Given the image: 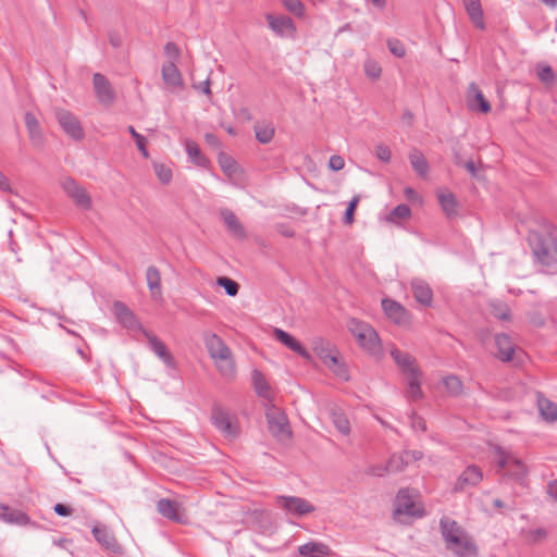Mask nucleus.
Instances as JSON below:
<instances>
[{
	"label": "nucleus",
	"instance_id": "nucleus-1",
	"mask_svg": "<svg viewBox=\"0 0 557 557\" xmlns=\"http://www.w3.org/2000/svg\"><path fill=\"white\" fill-rule=\"evenodd\" d=\"M441 532L446 547L456 557H475L478 548L472 537L453 519L443 517Z\"/></svg>",
	"mask_w": 557,
	"mask_h": 557
},
{
	"label": "nucleus",
	"instance_id": "nucleus-2",
	"mask_svg": "<svg viewBox=\"0 0 557 557\" xmlns=\"http://www.w3.org/2000/svg\"><path fill=\"white\" fill-rule=\"evenodd\" d=\"M205 344L221 375L226 379L234 377L236 368L233 354L224 341L216 334L210 333L206 335Z\"/></svg>",
	"mask_w": 557,
	"mask_h": 557
},
{
	"label": "nucleus",
	"instance_id": "nucleus-3",
	"mask_svg": "<svg viewBox=\"0 0 557 557\" xmlns=\"http://www.w3.org/2000/svg\"><path fill=\"white\" fill-rule=\"evenodd\" d=\"M533 253L546 267L557 263V227L548 226L543 234L531 237Z\"/></svg>",
	"mask_w": 557,
	"mask_h": 557
},
{
	"label": "nucleus",
	"instance_id": "nucleus-4",
	"mask_svg": "<svg viewBox=\"0 0 557 557\" xmlns=\"http://www.w3.org/2000/svg\"><path fill=\"white\" fill-rule=\"evenodd\" d=\"M347 329L364 351L373 356L382 354L379 334L370 324L351 318L347 321Z\"/></svg>",
	"mask_w": 557,
	"mask_h": 557
},
{
	"label": "nucleus",
	"instance_id": "nucleus-5",
	"mask_svg": "<svg viewBox=\"0 0 557 557\" xmlns=\"http://www.w3.org/2000/svg\"><path fill=\"white\" fill-rule=\"evenodd\" d=\"M312 349L324 366L338 379L343 381H347L349 379L347 367L339 359L338 351L329 341L321 337L314 338L312 341Z\"/></svg>",
	"mask_w": 557,
	"mask_h": 557
},
{
	"label": "nucleus",
	"instance_id": "nucleus-6",
	"mask_svg": "<svg viewBox=\"0 0 557 557\" xmlns=\"http://www.w3.org/2000/svg\"><path fill=\"white\" fill-rule=\"evenodd\" d=\"M495 457L498 469L504 476L510 478L521 484L524 482L529 470L523 460L498 446L495 448Z\"/></svg>",
	"mask_w": 557,
	"mask_h": 557
},
{
	"label": "nucleus",
	"instance_id": "nucleus-7",
	"mask_svg": "<svg viewBox=\"0 0 557 557\" xmlns=\"http://www.w3.org/2000/svg\"><path fill=\"white\" fill-rule=\"evenodd\" d=\"M55 119L67 137L75 141H82L85 138V131L79 119L71 111L57 108Z\"/></svg>",
	"mask_w": 557,
	"mask_h": 557
},
{
	"label": "nucleus",
	"instance_id": "nucleus-8",
	"mask_svg": "<svg viewBox=\"0 0 557 557\" xmlns=\"http://www.w3.org/2000/svg\"><path fill=\"white\" fill-rule=\"evenodd\" d=\"M211 420L225 438L234 440L237 437L239 425L236 417L216 407L212 410Z\"/></svg>",
	"mask_w": 557,
	"mask_h": 557
},
{
	"label": "nucleus",
	"instance_id": "nucleus-9",
	"mask_svg": "<svg viewBox=\"0 0 557 557\" xmlns=\"http://www.w3.org/2000/svg\"><path fill=\"white\" fill-rule=\"evenodd\" d=\"M265 417L269 430L275 437L285 440L290 436L287 418L275 405L265 407Z\"/></svg>",
	"mask_w": 557,
	"mask_h": 557
},
{
	"label": "nucleus",
	"instance_id": "nucleus-10",
	"mask_svg": "<svg viewBox=\"0 0 557 557\" xmlns=\"http://www.w3.org/2000/svg\"><path fill=\"white\" fill-rule=\"evenodd\" d=\"M395 515L398 517H421L423 515L421 507L414 500L412 491H399L395 500Z\"/></svg>",
	"mask_w": 557,
	"mask_h": 557
},
{
	"label": "nucleus",
	"instance_id": "nucleus-11",
	"mask_svg": "<svg viewBox=\"0 0 557 557\" xmlns=\"http://www.w3.org/2000/svg\"><path fill=\"white\" fill-rule=\"evenodd\" d=\"M276 504L286 510L287 513L296 517H302L315 510V507L310 502L297 496H278Z\"/></svg>",
	"mask_w": 557,
	"mask_h": 557
},
{
	"label": "nucleus",
	"instance_id": "nucleus-12",
	"mask_svg": "<svg viewBox=\"0 0 557 557\" xmlns=\"http://www.w3.org/2000/svg\"><path fill=\"white\" fill-rule=\"evenodd\" d=\"M389 355L400 372L404 374L405 379L413 375H422V371L417 363V359L410 354L392 346Z\"/></svg>",
	"mask_w": 557,
	"mask_h": 557
},
{
	"label": "nucleus",
	"instance_id": "nucleus-13",
	"mask_svg": "<svg viewBox=\"0 0 557 557\" xmlns=\"http://www.w3.org/2000/svg\"><path fill=\"white\" fill-rule=\"evenodd\" d=\"M157 509L159 513L177 523H186L187 522V516L185 513L184 507L174 500L168 499V498H161L157 504Z\"/></svg>",
	"mask_w": 557,
	"mask_h": 557
},
{
	"label": "nucleus",
	"instance_id": "nucleus-14",
	"mask_svg": "<svg viewBox=\"0 0 557 557\" xmlns=\"http://www.w3.org/2000/svg\"><path fill=\"white\" fill-rule=\"evenodd\" d=\"M265 20L270 29L280 37H293L296 33V26L293 20L286 15L265 14Z\"/></svg>",
	"mask_w": 557,
	"mask_h": 557
},
{
	"label": "nucleus",
	"instance_id": "nucleus-15",
	"mask_svg": "<svg viewBox=\"0 0 557 557\" xmlns=\"http://www.w3.org/2000/svg\"><path fill=\"white\" fill-rule=\"evenodd\" d=\"M62 187L66 195L73 199V201L82 209H90L91 208V198L87 190L78 185L72 178H65L62 183Z\"/></svg>",
	"mask_w": 557,
	"mask_h": 557
},
{
	"label": "nucleus",
	"instance_id": "nucleus-16",
	"mask_svg": "<svg viewBox=\"0 0 557 557\" xmlns=\"http://www.w3.org/2000/svg\"><path fill=\"white\" fill-rule=\"evenodd\" d=\"M382 307L387 318L394 323L400 326L409 325L410 315L399 302L386 298L382 300Z\"/></svg>",
	"mask_w": 557,
	"mask_h": 557
},
{
	"label": "nucleus",
	"instance_id": "nucleus-17",
	"mask_svg": "<svg viewBox=\"0 0 557 557\" xmlns=\"http://www.w3.org/2000/svg\"><path fill=\"white\" fill-rule=\"evenodd\" d=\"M94 88L99 102L103 106H111L115 99V92L106 76L100 73L94 74Z\"/></svg>",
	"mask_w": 557,
	"mask_h": 557
},
{
	"label": "nucleus",
	"instance_id": "nucleus-18",
	"mask_svg": "<svg viewBox=\"0 0 557 557\" xmlns=\"http://www.w3.org/2000/svg\"><path fill=\"white\" fill-rule=\"evenodd\" d=\"M483 480V472L476 466H469L457 479L454 491L461 492L476 486Z\"/></svg>",
	"mask_w": 557,
	"mask_h": 557
},
{
	"label": "nucleus",
	"instance_id": "nucleus-19",
	"mask_svg": "<svg viewBox=\"0 0 557 557\" xmlns=\"http://www.w3.org/2000/svg\"><path fill=\"white\" fill-rule=\"evenodd\" d=\"M95 540L107 550L120 553L121 546L112 531L102 524L95 525L91 530Z\"/></svg>",
	"mask_w": 557,
	"mask_h": 557
},
{
	"label": "nucleus",
	"instance_id": "nucleus-20",
	"mask_svg": "<svg viewBox=\"0 0 557 557\" xmlns=\"http://www.w3.org/2000/svg\"><path fill=\"white\" fill-rule=\"evenodd\" d=\"M274 337L282 343L284 346L293 350L294 352L301 356L304 359L311 361L312 357L309 351L289 333L281 329H274Z\"/></svg>",
	"mask_w": 557,
	"mask_h": 557
},
{
	"label": "nucleus",
	"instance_id": "nucleus-21",
	"mask_svg": "<svg viewBox=\"0 0 557 557\" xmlns=\"http://www.w3.org/2000/svg\"><path fill=\"white\" fill-rule=\"evenodd\" d=\"M113 311L116 320L126 329L135 331L141 330V325L135 314L123 302L116 301L113 305Z\"/></svg>",
	"mask_w": 557,
	"mask_h": 557
},
{
	"label": "nucleus",
	"instance_id": "nucleus-22",
	"mask_svg": "<svg viewBox=\"0 0 557 557\" xmlns=\"http://www.w3.org/2000/svg\"><path fill=\"white\" fill-rule=\"evenodd\" d=\"M144 334L148 341L150 349L164 362L165 366L173 368L175 366L174 358L168 350L164 343L147 331H144Z\"/></svg>",
	"mask_w": 557,
	"mask_h": 557
},
{
	"label": "nucleus",
	"instance_id": "nucleus-23",
	"mask_svg": "<svg viewBox=\"0 0 557 557\" xmlns=\"http://www.w3.org/2000/svg\"><path fill=\"white\" fill-rule=\"evenodd\" d=\"M162 79L170 89L183 87V77L176 63L164 62L161 69Z\"/></svg>",
	"mask_w": 557,
	"mask_h": 557
},
{
	"label": "nucleus",
	"instance_id": "nucleus-24",
	"mask_svg": "<svg viewBox=\"0 0 557 557\" xmlns=\"http://www.w3.org/2000/svg\"><path fill=\"white\" fill-rule=\"evenodd\" d=\"M468 107L473 111L487 113L491 110L488 101L485 99L481 90L475 84H471L468 89L467 97Z\"/></svg>",
	"mask_w": 557,
	"mask_h": 557
},
{
	"label": "nucleus",
	"instance_id": "nucleus-25",
	"mask_svg": "<svg viewBox=\"0 0 557 557\" xmlns=\"http://www.w3.org/2000/svg\"><path fill=\"white\" fill-rule=\"evenodd\" d=\"M438 202L446 216H456L458 213V202L455 195L448 189L441 188L436 193Z\"/></svg>",
	"mask_w": 557,
	"mask_h": 557
},
{
	"label": "nucleus",
	"instance_id": "nucleus-26",
	"mask_svg": "<svg viewBox=\"0 0 557 557\" xmlns=\"http://www.w3.org/2000/svg\"><path fill=\"white\" fill-rule=\"evenodd\" d=\"M411 288L416 300L423 306H431L433 300V292L429 284L420 278L411 282Z\"/></svg>",
	"mask_w": 557,
	"mask_h": 557
},
{
	"label": "nucleus",
	"instance_id": "nucleus-27",
	"mask_svg": "<svg viewBox=\"0 0 557 557\" xmlns=\"http://www.w3.org/2000/svg\"><path fill=\"white\" fill-rule=\"evenodd\" d=\"M252 382H253V386H255V389H256V393L258 394V396L264 399L265 407L274 405L273 404V393H272L268 382L265 381L263 374L260 371H258V370L252 371Z\"/></svg>",
	"mask_w": 557,
	"mask_h": 557
},
{
	"label": "nucleus",
	"instance_id": "nucleus-28",
	"mask_svg": "<svg viewBox=\"0 0 557 557\" xmlns=\"http://www.w3.org/2000/svg\"><path fill=\"white\" fill-rule=\"evenodd\" d=\"M298 553L302 557H321L331 555L332 549L322 542L311 541L298 546Z\"/></svg>",
	"mask_w": 557,
	"mask_h": 557
},
{
	"label": "nucleus",
	"instance_id": "nucleus-29",
	"mask_svg": "<svg viewBox=\"0 0 557 557\" xmlns=\"http://www.w3.org/2000/svg\"><path fill=\"white\" fill-rule=\"evenodd\" d=\"M218 161L223 173L233 184L237 185L243 171L236 161L225 154H221Z\"/></svg>",
	"mask_w": 557,
	"mask_h": 557
},
{
	"label": "nucleus",
	"instance_id": "nucleus-30",
	"mask_svg": "<svg viewBox=\"0 0 557 557\" xmlns=\"http://www.w3.org/2000/svg\"><path fill=\"white\" fill-rule=\"evenodd\" d=\"M25 125L32 144L35 146H41L45 140L44 134L38 120L33 113L27 112L25 114Z\"/></svg>",
	"mask_w": 557,
	"mask_h": 557
},
{
	"label": "nucleus",
	"instance_id": "nucleus-31",
	"mask_svg": "<svg viewBox=\"0 0 557 557\" xmlns=\"http://www.w3.org/2000/svg\"><path fill=\"white\" fill-rule=\"evenodd\" d=\"M471 22L480 29H484L483 10L480 0H462Z\"/></svg>",
	"mask_w": 557,
	"mask_h": 557
},
{
	"label": "nucleus",
	"instance_id": "nucleus-32",
	"mask_svg": "<svg viewBox=\"0 0 557 557\" xmlns=\"http://www.w3.org/2000/svg\"><path fill=\"white\" fill-rule=\"evenodd\" d=\"M146 280L152 298H160L162 295L160 271L153 265L148 267Z\"/></svg>",
	"mask_w": 557,
	"mask_h": 557
},
{
	"label": "nucleus",
	"instance_id": "nucleus-33",
	"mask_svg": "<svg viewBox=\"0 0 557 557\" xmlns=\"http://www.w3.org/2000/svg\"><path fill=\"white\" fill-rule=\"evenodd\" d=\"M221 216L227 230L232 234L237 237H243L245 235V230L233 211L230 209H223L221 210Z\"/></svg>",
	"mask_w": 557,
	"mask_h": 557
},
{
	"label": "nucleus",
	"instance_id": "nucleus-34",
	"mask_svg": "<svg viewBox=\"0 0 557 557\" xmlns=\"http://www.w3.org/2000/svg\"><path fill=\"white\" fill-rule=\"evenodd\" d=\"M495 344L498 349V358L504 361L510 360L513 354V344L510 337L505 334H497L495 336Z\"/></svg>",
	"mask_w": 557,
	"mask_h": 557
},
{
	"label": "nucleus",
	"instance_id": "nucleus-35",
	"mask_svg": "<svg viewBox=\"0 0 557 557\" xmlns=\"http://www.w3.org/2000/svg\"><path fill=\"white\" fill-rule=\"evenodd\" d=\"M422 375H413L406 377V397L410 400L417 401L423 398V392L421 389Z\"/></svg>",
	"mask_w": 557,
	"mask_h": 557
},
{
	"label": "nucleus",
	"instance_id": "nucleus-36",
	"mask_svg": "<svg viewBox=\"0 0 557 557\" xmlns=\"http://www.w3.org/2000/svg\"><path fill=\"white\" fill-rule=\"evenodd\" d=\"M185 147L186 152L194 164L201 168H206L208 165V159L202 154V152L199 149V146L196 143L191 140H186Z\"/></svg>",
	"mask_w": 557,
	"mask_h": 557
},
{
	"label": "nucleus",
	"instance_id": "nucleus-37",
	"mask_svg": "<svg viewBox=\"0 0 557 557\" xmlns=\"http://www.w3.org/2000/svg\"><path fill=\"white\" fill-rule=\"evenodd\" d=\"M409 161L418 175L425 176L428 174V161L419 150L414 149L409 153Z\"/></svg>",
	"mask_w": 557,
	"mask_h": 557
},
{
	"label": "nucleus",
	"instance_id": "nucleus-38",
	"mask_svg": "<svg viewBox=\"0 0 557 557\" xmlns=\"http://www.w3.org/2000/svg\"><path fill=\"white\" fill-rule=\"evenodd\" d=\"M539 410L543 419L553 422L557 420V405L547 398L540 397L537 400Z\"/></svg>",
	"mask_w": 557,
	"mask_h": 557
},
{
	"label": "nucleus",
	"instance_id": "nucleus-39",
	"mask_svg": "<svg viewBox=\"0 0 557 557\" xmlns=\"http://www.w3.org/2000/svg\"><path fill=\"white\" fill-rule=\"evenodd\" d=\"M2 521L9 524L16 525H27L30 523L29 517L24 511L11 507H8Z\"/></svg>",
	"mask_w": 557,
	"mask_h": 557
},
{
	"label": "nucleus",
	"instance_id": "nucleus-40",
	"mask_svg": "<svg viewBox=\"0 0 557 557\" xmlns=\"http://www.w3.org/2000/svg\"><path fill=\"white\" fill-rule=\"evenodd\" d=\"M331 419L333 421V424L337 429L339 433L343 435H348L350 432V423L345 416V413L341 409H332L331 410Z\"/></svg>",
	"mask_w": 557,
	"mask_h": 557
},
{
	"label": "nucleus",
	"instance_id": "nucleus-41",
	"mask_svg": "<svg viewBox=\"0 0 557 557\" xmlns=\"http://www.w3.org/2000/svg\"><path fill=\"white\" fill-rule=\"evenodd\" d=\"M256 138L261 144H268L273 139L274 126L269 122H260L255 125Z\"/></svg>",
	"mask_w": 557,
	"mask_h": 557
},
{
	"label": "nucleus",
	"instance_id": "nucleus-42",
	"mask_svg": "<svg viewBox=\"0 0 557 557\" xmlns=\"http://www.w3.org/2000/svg\"><path fill=\"white\" fill-rule=\"evenodd\" d=\"M410 218V208L407 205H398L387 215L386 221L393 224H398L400 221L409 220Z\"/></svg>",
	"mask_w": 557,
	"mask_h": 557
},
{
	"label": "nucleus",
	"instance_id": "nucleus-43",
	"mask_svg": "<svg viewBox=\"0 0 557 557\" xmlns=\"http://www.w3.org/2000/svg\"><path fill=\"white\" fill-rule=\"evenodd\" d=\"M153 171L158 180L168 185L172 181V170L164 163L153 162L152 164Z\"/></svg>",
	"mask_w": 557,
	"mask_h": 557
},
{
	"label": "nucleus",
	"instance_id": "nucleus-44",
	"mask_svg": "<svg viewBox=\"0 0 557 557\" xmlns=\"http://www.w3.org/2000/svg\"><path fill=\"white\" fill-rule=\"evenodd\" d=\"M364 74L375 81L379 79L382 74V67L377 61L373 59H367L363 64Z\"/></svg>",
	"mask_w": 557,
	"mask_h": 557
},
{
	"label": "nucleus",
	"instance_id": "nucleus-45",
	"mask_svg": "<svg viewBox=\"0 0 557 557\" xmlns=\"http://www.w3.org/2000/svg\"><path fill=\"white\" fill-rule=\"evenodd\" d=\"M443 383L447 389V392L453 395L457 396L462 392V383L460 379L456 375H448L443 380Z\"/></svg>",
	"mask_w": 557,
	"mask_h": 557
},
{
	"label": "nucleus",
	"instance_id": "nucleus-46",
	"mask_svg": "<svg viewBox=\"0 0 557 557\" xmlns=\"http://www.w3.org/2000/svg\"><path fill=\"white\" fill-rule=\"evenodd\" d=\"M407 465H408V460H407L405 453L399 454V455L395 454V455L391 456V458L388 460V468H389L391 472L403 471Z\"/></svg>",
	"mask_w": 557,
	"mask_h": 557
},
{
	"label": "nucleus",
	"instance_id": "nucleus-47",
	"mask_svg": "<svg viewBox=\"0 0 557 557\" xmlns=\"http://www.w3.org/2000/svg\"><path fill=\"white\" fill-rule=\"evenodd\" d=\"M216 284L219 286L223 287L228 296L234 297L238 293V288H239L238 284L235 281H233L226 276L218 277Z\"/></svg>",
	"mask_w": 557,
	"mask_h": 557
},
{
	"label": "nucleus",
	"instance_id": "nucleus-48",
	"mask_svg": "<svg viewBox=\"0 0 557 557\" xmlns=\"http://www.w3.org/2000/svg\"><path fill=\"white\" fill-rule=\"evenodd\" d=\"M283 5L292 14L301 17L305 14V7L300 0H282Z\"/></svg>",
	"mask_w": 557,
	"mask_h": 557
},
{
	"label": "nucleus",
	"instance_id": "nucleus-49",
	"mask_svg": "<svg viewBox=\"0 0 557 557\" xmlns=\"http://www.w3.org/2000/svg\"><path fill=\"white\" fill-rule=\"evenodd\" d=\"M128 132L135 139L136 146H137L138 150L141 152L143 157L149 158V152L146 148V143H147L146 138L143 135H140L139 133H137L133 126H128Z\"/></svg>",
	"mask_w": 557,
	"mask_h": 557
},
{
	"label": "nucleus",
	"instance_id": "nucleus-50",
	"mask_svg": "<svg viewBox=\"0 0 557 557\" xmlns=\"http://www.w3.org/2000/svg\"><path fill=\"white\" fill-rule=\"evenodd\" d=\"M491 313L499 319V320H507L509 318V309L508 307L503 302H491Z\"/></svg>",
	"mask_w": 557,
	"mask_h": 557
},
{
	"label": "nucleus",
	"instance_id": "nucleus-51",
	"mask_svg": "<svg viewBox=\"0 0 557 557\" xmlns=\"http://www.w3.org/2000/svg\"><path fill=\"white\" fill-rule=\"evenodd\" d=\"M387 47L391 53L395 57L403 58L406 54L405 46L398 39H388Z\"/></svg>",
	"mask_w": 557,
	"mask_h": 557
},
{
	"label": "nucleus",
	"instance_id": "nucleus-52",
	"mask_svg": "<svg viewBox=\"0 0 557 557\" xmlns=\"http://www.w3.org/2000/svg\"><path fill=\"white\" fill-rule=\"evenodd\" d=\"M537 77L541 82L545 84L553 83L555 75L549 65H542L537 69Z\"/></svg>",
	"mask_w": 557,
	"mask_h": 557
},
{
	"label": "nucleus",
	"instance_id": "nucleus-53",
	"mask_svg": "<svg viewBox=\"0 0 557 557\" xmlns=\"http://www.w3.org/2000/svg\"><path fill=\"white\" fill-rule=\"evenodd\" d=\"M164 54L168 58L166 62L176 63L180 58V49L174 42H168L164 46Z\"/></svg>",
	"mask_w": 557,
	"mask_h": 557
},
{
	"label": "nucleus",
	"instance_id": "nucleus-54",
	"mask_svg": "<svg viewBox=\"0 0 557 557\" xmlns=\"http://www.w3.org/2000/svg\"><path fill=\"white\" fill-rule=\"evenodd\" d=\"M359 196H355L348 203L347 206V209H346V212H345V216H344V222L346 224H351L354 222V212L358 206V202H359Z\"/></svg>",
	"mask_w": 557,
	"mask_h": 557
},
{
	"label": "nucleus",
	"instance_id": "nucleus-55",
	"mask_svg": "<svg viewBox=\"0 0 557 557\" xmlns=\"http://www.w3.org/2000/svg\"><path fill=\"white\" fill-rule=\"evenodd\" d=\"M375 156L383 162H388L392 158L391 149L384 145L380 144L375 147Z\"/></svg>",
	"mask_w": 557,
	"mask_h": 557
},
{
	"label": "nucleus",
	"instance_id": "nucleus-56",
	"mask_svg": "<svg viewBox=\"0 0 557 557\" xmlns=\"http://www.w3.org/2000/svg\"><path fill=\"white\" fill-rule=\"evenodd\" d=\"M387 472H391L389 468H388V463L387 465H377V466H370L367 470V473L368 474H371V475H374V476H383L385 475Z\"/></svg>",
	"mask_w": 557,
	"mask_h": 557
},
{
	"label": "nucleus",
	"instance_id": "nucleus-57",
	"mask_svg": "<svg viewBox=\"0 0 557 557\" xmlns=\"http://www.w3.org/2000/svg\"><path fill=\"white\" fill-rule=\"evenodd\" d=\"M404 194L408 201L422 205V197L413 188L406 187Z\"/></svg>",
	"mask_w": 557,
	"mask_h": 557
},
{
	"label": "nucleus",
	"instance_id": "nucleus-58",
	"mask_svg": "<svg viewBox=\"0 0 557 557\" xmlns=\"http://www.w3.org/2000/svg\"><path fill=\"white\" fill-rule=\"evenodd\" d=\"M329 166L333 171H341L345 166L343 157L334 154L329 160Z\"/></svg>",
	"mask_w": 557,
	"mask_h": 557
},
{
	"label": "nucleus",
	"instance_id": "nucleus-59",
	"mask_svg": "<svg viewBox=\"0 0 557 557\" xmlns=\"http://www.w3.org/2000/svg\"><path fill=\"white\" fill-rule=\"evenodd\" d=\"M547 532L543 528H537L529 531V539L533 542L542 541L546 537Z\"/></svg>",
	"mask_w": 557,
	"mask_h": 557
},
{
	"label": "nucleus",
	"instance_id": "nucleus-60",
	"mask_svg": "<svg viewBox=\"0 0 557 557\" xmlns=\"http://www.w3.org/2000/svg\"><path fill=\"white\" fill-rule=\"evenodd\" d=\"M411 426L416 431H425L426 429L425 421L414 414L411 417Z\"/></svg>",
	"mask_w": 557,
	"mask_h": 557
},
{
	"label": "nucleus",
	"instance_id": "nucleus-61",
	"mask_svg": "<svg viewBox=\"0 0 557 557\" xmlns=\"http://www.w3.org/2000/svg\"><path fill=\"white\" fill-rule=\"evenodd\" d=\"M54 512L62 517H67L72 513V509L63 504H55L54 505Z\"/></svg>",
	"mask_w": 557,
	"mask_h": 557
},
{
	"label": "nucleus",
	"instance_id": "nucleus-62",
	"mask_svg": "<svg viewBox=\"0 0 557 557\" xmlns=\"http://www.w3.org/2000/svg\"><path fill=\"white\" fill-rule=\"evenodd\" d=\"M463 166L473 177H476V178L481 177L480 173H479V170H478L475 163L472 160L466 161L463 163Z\"/></svg>",
	"mask_w": 557,
	"mask_h": 557
},
{
	"label": "nucleus",
	"instance_id": "nucleus-63",
	"mask_svg": "<svg viewBox=\"0 0 557 557\" xmlns=\"http://www.w3.org/2000/svg\"><path fill=\"white\" fill-rule=\"evenodd\" d=\"M194 88L197 90H201L206 95H211L209 78L198 84H194Z\"/></svg>",
	"mask_w": 557,
	"mask_h": 557
},
{
	"label": "nucleus",
	"instance_id": "nucleus-64",
	"mask_svg": "<svg viewBox=\"0 0 557 557\" xmlns=\"http://www.w3.org/2000/svg\"><path fill=\"white\" fill-rule=\"evenodd\" d=\"M548 493L554 499L557 500V480L549 483Z\"/></svg>",
	"mask_w": 557,
	"mask_h": 557
}]
</instances>
